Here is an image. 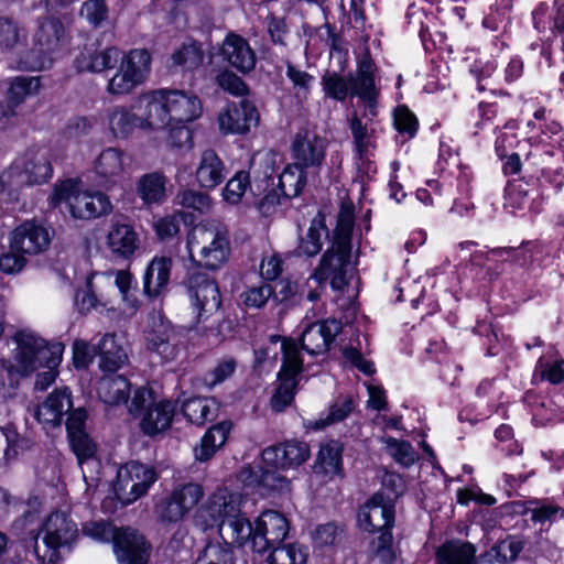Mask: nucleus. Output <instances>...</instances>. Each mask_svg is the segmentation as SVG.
<instances>
[{"label":"nucleus","instance_id":"ddd939ff","mask_svg":"<svg viewBox=\"0 0 564 564\" xmlns=\"http://www.w3.org/2000/svg\"><path fill=\"white\" fill-rule=\"evenodd\" d=\"M375 63L370 57H364L358 63L356 75L349 74L351 95L358 96L365 104L362 117L371 121L377 116V98L379 90L375 85Z\"/></svg>","mask_w":564,"mask_h":564},{"label":"nucleus","instance_id":"39448f33","mask_svg":"<svg viewBox=\"0 0 564 564\" xmlns=\"http://www.w3.org/2000/svg\"><path fill=\"white\" fill-rule=\"evenodd\" d=\"M53 176L52 151L46 147L30 148L18 156L7 172L0 176V183L14 188L43 185Z\"/></svg>","mask_w":564,"mask_h":564},{"label":"nucleus","instance_id":"e2e57ef3","mask_svg":"<svg viewBox=\"0 0 564 564\" xmlns=\"http://www.w3.org/2000/svg\"><path fill=\"white\" fill-rule=\"evenodd\" d=\"M79 14L91 26L99 28L108 19V6L105 0H87L82 4Z\"/></svg>","mask_w":564,"mask_h":564},{"label":"nucleus","instance_id":"393cba45","mask_svg":"<svg viewBox=\"0 0 564 564\" xmlns=\"http://www.w3.org/2000/svg\"><path fill=\"white\" fill-rule=\"evenodd\" d=\"M107 247L115 259L129 260L140 248V237L130 224L115 223L107 234Z\"/></svg>","mask_w":564,"mask_h":564},{"label":"nucleus","instance_id":"4d7b16f0","mask_svg":"<svg viewBox=\"0 0 564 564\" xmlns=\"http://www.w3.org/2000/svg\"><path fill=\"white\" fill-rule=\"evenodd\" d=\"M203 62V52L198 45L184 44L181 48L176 50L172 55V63L175 67H181L184 70H192L197 68Z\"/></svg>","mask_w":564,"mask_h":564},{"label":"nucleus","instance_id":"423d86ee","mask_svg":"<svg viewBox=\"0 0 564 564\" xmlns=\"http://www.w3.org/2000/svg\"><path fill=\"white\" fill-rule=\"evenodd\" d=\"M43 547L39 544V535L33 538V551L41 564H56L61 561L59 549L69 546L78 536V529L70 517L61 511L52 512L42 524Z\"/></svg>","mask_w":564,"mask_h":564},{"label":"nucleus","instance_id":"72a5a7b5","mask_svg":"<svg viewBox=\"0 0 564 564\" xmlns=\"http://www.w3.org/2000/svg\"><path fill=\"white\" fill-rule=\"evenodd\" d=\"M476 546L462 540H449L436 551V564H479L476 556Z\"/></svg>","mask_w":564,"mask_h":564},{"label":"nucleus","instance_id":"c756f323","mask_svg":"<svg viewBox=\"0 0 564 564\" xmlns=\"http://www.w3.org/2000/svg\"><path fill=\"white\" fill-rule=\"evenodd\" d=\"M139 102L145 108V117L142 118L143 128L162 129L170 126L172 120L165 100V89L142 95Z\"/></svg>","mask_w":564,"mask_h":564},{"label":"nucleus","instance_id":"f03ea898","mask_svg":"<svg viewBox=\"0 0 564 564\" xmlns=\"http://www.w3.org/2000/svg\"><path fill=\"white\" fill-rule=\"evenodd\" d=\"M354 225V210L348 207L341 208L333 230L332 246L324 252L311 275L318 285L329 281L333 290L341 291L348 284Z\"/></svg>","mask_w":564,"mask_h":564},{"label":"nucleus","instance_id":"2f4dec72","mask_svg":"<svg viewBox=\"0 0 564 564\" xmlns=\"http://www.w3.org/2000/svg\"><path fill=\"white\" fill-rule=\"evenodd\" d=\"M174 414L175 405L172 401H158L140 420V429L144 435L154 437L171 427Z\"/></svg>","mask_w":564,"mask_h":564},{"label":"nucleus","instance_id":"4c0bfd02","mask_svg":"<svg viewBox=\"0 0 564 564\" xmlns=\"http://www.w3.org/2000/svg\"><path fill=\"white\" fill-rule=\"evenodd\" d=\"M328 236L325 218L319 213L311 221L304 236H300L295 253L299 257L312 258L317 256L323 247V238Z\"/></svg>","mask_w":564,"mask_h":564},{"label":"nucleus","instance_id":"6e6d98bb","mask_svg":"<svg viewBox=\"0 0 564 564\" xmlns=\"http://www.w3.org/2000/svg\"><path fill=\"white\" fill-rule=\"evenodd\" d=\"M186 513L195 508L204 497V489L199 484L187 482L177 486L171 492Z\"/></svg>","mask_w":564,"mask_h":564},{"label":"nucleus","instance_id":"de8ad7c7","mask_svg":"<svg viewBox=\"0 0 564 564\" xmlns=\"http://www.w3.org/2000/svg\"><path fill=\"white\" fill-rule=\"evenodd\" d=\"M306 184V175L304 169L297 167L296 164L288 165L279 177L278 188L289 199L301 194Z\"/></svg>","mask_w":564,"mask_h":564},{"label":"nucleus","instance_id":"5701e85b","mask_svg":"<svg viewBox=\"0 0 564 564\" xmlns=\"http://www.w3.org/2000/svg\"><path fill=\"white\" fill-rule=\"evenodd\" d=\"M68 42L69 34L59 19L53 17L39 19L37 29L34 33V44L41 52L56 53L66 47Z\"/></svg>","mask_w":564,"mask_h":564},{"label":"nucleus","instance_id":"dca6fc26","mask_svg":"<svg viewBox=\"0 0 564 564\" xmlns=\"http://www.w3.org/2000/svg\"><path fill=\"white\" fill-rule=\"evenodd\" d=\"M349 129L352 135L354 158L359 167L369 170L370 156L376 149L373 119L370 121L369 117H362V112L359 115L354 111L349 118Z\"/></svg>","mask_w":564,"mask_h":564},{"label":"nucleus","instance_id":"f257e3e1","mask_svg":"<svg viewBox=\"0 0 564 564\" xmlns=\"http://www.w3.org/2000/svg\"><path fill=\"white\" fill-rule=\"evenodd\" d=\"M120 65L117 73L109 79L107 91L110 95H127L141 85L150 73L151 54L145 48H133L127 54L115 46L104 51L85 47L75 58L78 72L100 73Z\"/></svg>","mask_w":564,"mask_h":564},{"label":"nucleus","instance_id":"774afa93","mask_svg":"<svg viewBox=\"0 0 564 564\" xmlns=\"http://www.w3.org/2000/svg\"><path fill=\"white\" fill-rule=\"evenodd\" d=\"M274 293V289L269 283L262 282L246 290L241 294V299L246 307L261 308Z\"/></svg>","mask_w":564,"mask_h":564},{"label":"nucleus","instance_id":"5fc2aeb1","mask_svg":"<svg viewBox=\"0 0 564 564\" xmlns=\"http://www.w3.org/2000/svg\"><path fill=\"white\" fill-rule=\"evenodd\" d=\"M348 80L337 72H326L321 79V85L325 95L337 101H344L347 98L349 86Z\"/></svg>","mask_w":564,"mask_h":564},{"label":"nucleus","instance_id":"e433bc0d","mask_svg":"<svg viewBox=\"0 0 564 564\" xmlns=\"http://www.w3.org/2000/svg\"><path fill=\"white\" fill-rule=\"evenodd\" d=\"M97 392L99 399L106 404H128L130 382L121 375H105L98 382Z\"/></svg>","mask_w":564,"mask_h":564},{"label":"nucleus","instance_id":"603ef678","mask_svg":"<svg viewBox=\"0 0 564 564\" xmlns=\"http://www.w3.org/2000/svg\"><path fill=\"white\" fill-rule=\"evenodd\" d=\"M25 39V31L17 20L0 17V50H12Z\"/></svg>","mask_w":564,"mask_h":564},{"label":"nucleus","instance_id":"4be33fe9","mask_svg":"<svg viewBox=\"0 0 564 564\" xmlns=\"http://www.w3.org/2000/svg\"><path fill=\"white\" fill-rule=\"evenodd\" d=\"M173 260L170 257H154L143 274V293L154 300L169 292Z\"/></svg>","mask_w":564,"mask_h":564},{"label":"nucleus","instance_id":"7c9ffc66","mask_svg":"<svg viewBox=\"0 0 564 564\" xmlns=\"http://www.w3.org/2000/svg\"><path fill=\"white\" fill-rule=\"evenodd\" d=\"M226 178V166L212 149L205 150L196 169V181L202 188L213 189Z\"/></svg>","mask_w":564,"mask_h":564},{"label":"nucleus","instance_id":"6ab92c4d","mask_svg":"<svg viewBox=\"0 0 564 564\" xmlns=\"http://www.w3.org/2000/svg\"><path fill=\"white\" fill-rule=\"evenodd\" d=\"M147 348L156 352L164 361L174 360L178 355V338L174 326L166 318H154L145 335Z\"/></svg>","mask_w":564,"mask_h":564},{"label":"nucleus","instance_id":"2eb2a0df","mask_svg":"<svg viewBox=\"0 0 564 564\" xmlns=\"http://www.w3.org/2000/svg\"><path fill=\"white\" fill-rule=\"evenodd\" d=\"M259 112L252 101L243 99L229 104L218 115V124L225 134H246L259 123Z\"/></svg>","mask_w":564,"mask_h":564},{"label":"nucleus","instance_id":"4468645a","mask_svg":"<svg viewBox=\"0 0 564 564\" xmlns=\"http://www.w3.org/2000/svg\"><path fill=\"white\" fill-rule=\"evenodd\" d=\"M340 332L341 323L334 318L311 323L302 332L301 349L310 356H324Z\"/></svg>","mask_w":564,"mask_h":564},{"label":"nucleus","instance_id":"13d9d810","mask_svg":"<svg viewBox=\"0 0 564 564\" xmlns=\"http://www.w3.org/2000/svg\"><path fill=\"white\" fill-rule=\"evenodd\" d=\"M285 74L293 85L295 96L299 99H306L311 93L315 77L291 63H288Z\"/></svg>","mask_w":564,"mask_h":564},{"label":"nucleus","instance_id":"3c124183","mask_svg":"<svg viewBox=\"0 0 564 564\" xmlns=\"http://www.w3.org/2000/svg\"><path fill=\"white\" fill-rule=\"evenodd\" d=\"M37 77L18 76L10 83L7 93V100L10 108L22 104L26 96L35 93L39 88Z\"/></svg>","mask_w":564,"mask_h":564},{"label":"nucleus","instance_id":"ea45409f","mask_svg":"<svg viewBox=\"0 0 564 564\" xmlns=\"http://www.w3.org/2000/svg\"><path fill=\"white\" fill-rule=\"evenodd\" d=\"M253 533L254 528L241 512L219 527L220 536L230 545L243 546L248 542L252 544Z\"/></svg>","mask_w":564,"mask_h":564},{"label":"nucleus","instance_id":"c85d7f7f","mask_svg":"<svg viewBox=\"0 0 564 564\" xmlns=\"http://www.w3.org/2000/svg\"><path fill=\"white\" fill-rule=\"evenodd\" d=\"M221 55L241 73H249L256 66V55L247 40L237 34L228 35L221 46Z\"/></svg>","mask_w":564,"mask_h":564},{"label":"nucleus","instance_id":"20e7f679","mask_svg":"<svg viewBox=\"0 0 564 564\" xmlns=\"http://www.w3.org/2000/svg\"><path fill=\"white\" fill-rule=\"evenodd\" d=\"M83 531L97 541H112L120 564H147L150 545L137 530L117 529L106 522H91L86 524Z\"/></svg>","mask_w":564,"mask_h":564},{"label":"nucleus","instance_id":"58836bf2","mask_svg":"<svg viewBox=\"0 0 564 564\" xmlns=\"http://www.w3.org/2000/svg\"><path fill=\"white\" fill-rule=\"evenodd\" d=\"M525 546V540L519 535H509L499 541L479 556L486 563H508L518 558Z\"/></svg>","mask_w":564,"mask_h":564},{"label":"nucleus","instance_id":"37998d69","mask_svg":"<svg viewBox=\"0 0 564 564\" xmlns=\"http://www.w3.org/2000/svg\"><path fill=\"white\" fill-rule=\"evenodd\" d=\"M215 402L206 398H191L182 405L183 415L193 424L203 425L216 415Z\"/></svg>","mask_w":564,"mask_h":564},{"label":"nucleus","instance_id":"aec40b11","mask_svg":"<svg viewBox=\"0 0 564 564\" xmlns=\"http://www.w3.org/2000/svg\"><path fill=\"white\" fill-rule=\"evenodd\" d=\"M308 456V445L300 441H286L262 452L263 462L278 469L295 468L305 463Z\"/></svg>","mask_w":564,"mask_h":564},{"label":"nucleus","instance_id":"c9c22d12","mask_svg":"<svg viewBox=\"0 0 564 564\" xmlns=\"http://www.w3.org/2000/svg\"><path fill=\"white\" fill-rule=\"evenodd\" d=\"M343 452L344 445L338 441H329L322 444L314 465L316 474H322L329 478L341 475L343 473Z\"/></svg>","mask_w":564,"mask_h":564},{"label":"nucleus","instance_id":"7ed1b4c3","mask_svg":"<svg viewBox=\"0 0 564 564\" xmlns=\"http://www.w3.org/2000/svg\"><path fill=\"white\" fill-rule=\"evenodd\" d=\"M189 257L197 267L209 271L219 270L229 259L228 234L216 226H195L187 237Z\"/></svg>","mask_w":564,"mask_h":564},{"label":"nucleus","instance_id":"a19ab883","mask_svg":"<svg viewBox=\"0 0 564 564\" xmlns=\"http://www.w3.org/2000/svg\"><path fill=\"white\" fill-rule=\"evenodd\" d=\"M166 183L167 178L162 173H148L138 182V195L145 205L161 204L166 198Z\"/></svg>","mask_w":564,"mask_h":564},{"label":"nucleus","instance_id":"052dcab7","mask_svg":"<svg viewBox=\"0 0 564 564\" xmlns=\"http://www.w3.org/2000/svg\"><path fill=\"white\" fill-rule=\"evenodd\" d=\"M237 361L232 357H226L216 364V366L205 373L204 382L208 388H214L229 379L236 371Z\"/></svg>","mask_w":564,"mask_h":564},{"label":"nucleus","instance_id":"bf43d9fd","mask_svg":"<svg viewBox=\"0 0 564 564\" xmlns=\"http://www.w3.org/2000/svg\"><path fill=\"white\" fill-rule=\"evenodd\" d=\"M176 205L193 209L200 214L210 208V198L207 194L195 189L180 191L174 199Z\"/></svg>","mask_w":564,"mask_h":564},{"label":"nucleus","instance_id":"680f3d73","mask_svg":"<svg viewBox=\"0 0 564 564\" xmlns=\"http://www.w3.org/2000/svg\"><path fill=\"white\" fill-rule=\"evenodd\" d=\"M155 513L160 522L167 524L176 523L187 514L172 494L155 506Z\"/></svg>","mask_w":564,"mask_h":564},{"label":"nucleus","instance_id":"338daca9","mask_svg":"<svg viewBox=\"0 0 564 564\" xmlns=\"http://www.w3.org/2000/svg\"><path fill=\"white\" fill-rule=\"evenodd\" d=\"M155 404L153 391L149 388L140 387L134 390L131 402L128 405V411L132 416L140 417L141 420L144 413Z\"/></svg>","mask_w":564,"mask_h":564},{"label":"nucleus","instance_id":"6e6552de","mask_svg":"<svg viewBox=\"0 0 564 564\" xmlns=\"http://www.w3.org/2000/svg\"><path fill=\"white\" fill-rule=\"evenodd\" d=\"M281 351L282 366L278 373L279 386L271 399V406L275 412H282L294 400L297 377L303 370V359L296 339L283 338Z\"/></svg>","mask_w":564,"mask_h":564},{"label":"nucleus","instance_id":"a878e982","mask_svg":"<svg viewBox=\"0 0 564 564\" xmlns=\"http://www.w3.org/2000/svg\"><path fill=\"white\" fill-rule=\"evenodd\" d=\"M73 408L72 392L69 388L64 387L55 389L48 394L46 400L37 406L35 412L36 420L46 426H58L65 414H68Z\"/></svg>","mask_w":564,"mask_h":564},{"label":"nucleus","instance_id":"9d476101","mask_svg":"<svg viewBox=\"0 0 564 564\" xmlns=\"http://www.w3.org/2000/svg\"><path fill=\"white\" fill-rule=\"evenodd\" d=\"M185 286L195 307L197 322H204L218 312L221 295L214 279L203 272H191Z\"/></svg>","mask_w":564,"mask_h":564},{"label":"nucleus","instance_id":"79ce46f5","mask_svg":"<svg viewBox=\"0 0 564 564\" xmlns=\"http://www.w3.org/2000/svg\"><path fill=\"white\" fill-rule=\"evenodd\" d=\"M108 123L111 133L117 139H126L135 128H143L142 118L121 106H117L109 111Z\"/></svg>","mask_w":564,"mask_h":564},{"label":"nucleus","instance_id":"1a4fd4ad","mask_svg":"<svg viewBox=\"0 0 564 564\" xmlns=\"http://www.w3.org/2000/svg\"><path fill=\"white\" fill-rule=\"evenodd\" d=\"M158 477L154 467L137 460L128 462L117 471L115 494L122 505H130L144 496Z\"/></svg>","mask_w":564,"mask_h":564},{"label":"nucleus","instance_id":"f8f14e48","mask_svg":"<svg viewBox=\"0 0 564 564\" xmlns=\"http://www.w3.org/2000/svg\"><path fill=\"white\" fill-rule=\"evenodd\" d=\"M286 518L278 511H264L257 520L252 538V551L262 554L275 544H281L289 533Z\"/></svg>","mask_w":564,"mask_h":564},{"label":"nucleus","instance_id":"b1692460","mask_svg":"<svg viewBox=\"0 0 564 564\" xmlns=\"http://www.w3.org/2000/svg\"><path fill=\"white\" fill-rule=\"evenodd\" d=\"M171 120L177 123H187L198 119L203 112L200 99L191 91L165 89Z\"/></svg>","mask_w":564,"mask_h":564},{"label":"nucleus","instance_id":"cd10ccee","mask_svg":"<svg viewBox=\"0 0 564 564\" xmlns=\"http://www.w3.org/2000/svg\"><path fill=\"white\" fill-rule=\"evenodd\" d=\"M129 158L124 151L118 148L105 149L95 160V172L100 183L115 184L129 166Z\"/></svg>","mask_w":564,"mask_h":564},{"label":"nucleus","instance_id":"412c9836","mask_svg":"<svg viewBox=\"0 0 564 564\" xmlns=\"http://www.w3.org/2000/svg\"><path fill=\"white\" fill-rule=\"evenodd\" d=\"M51 242L48 230L35 221H24L14 229L11 239V250L37 254L44 251Z\"/></svg>","mask_w":564,"mask_h":564},{"label":"nucleus","instance_id":"69168bd1","mask_svg":"<svg viewBox=\"0 0 564 564\" xmlns=\"http://www.w3.org/2000/svg\"><path fill=\"white\" fill-rule=\"evenodd\" d=\"M68 442L79 464L96 456L97 444L90 438L87 432L68 437Z\"/></svg>","mask_w":564,"mask_h":564},{"label":"nucleus","instance_id":"0eeeda50","mask_svg":"<svg viewBox=\"0 0 564 564\" xmlns=\"http://www.w3.org/2000/svg\"><path fill=\"white\" fill-rule=\"evenodd\" d=\"M15 341L14 360L22 376H30L43 366L52 369L61 361V344L50 347L45 339L30 330L18 332Z\"/></svg>","mask_w":564,"mask_h":564},{"label":"nucleus","instance_id":"8fccbe9b","mask_svg":"<svg viewBox=\"0 0 564 564\" xmlns=\"http://www.w3.org/2000/svg\"><path fill=\"white\" fill-rule=\"evenodd\" d=\"M267 557L268 564H305L307 553L296 544H275Z\"/></svg>","mask_w":564,"mask_h":564},{"label":"nucleus","instance_id":"a18cd8bd","mask_svg":"<svg viewBox=\"0 0 564 564\" xmlns=\"http://www.w3.org/2000/svg\"><path fill=\"white\" fill-rule=\"evenodd\" d=\"M194 540L188 535L186 528L178 527L170 539L165 552L175 564L187 562L191 558Z\"/></svg>","mask_w":564,"mask_h":564},{"label":"nucleus","instance_id":"473e14b6","mask_svg":"<svg viewBox=\"0 0 564 564\" xmlns=\"http://www.w3.org/2000/svg\"><path fill=\"white\" fill-rule=\"evenodd\" d=\"M99 368L105 373H115L128 362V356L117 341L115 334H105L97 344Z\"/></svg>","mask_w":564,"mask_h":564},{"label":"nucleus","instance_id":"09e8293b","mask_svg":"<svg viewBox=\"0 0 564 564\" xmlns=\"http://www.w3.org/2000/svg\"><path fill=\"white\" fill-rule=\"evenodd\" d=\"M395 558L392 532H382L371 540L369 544L370 564H393Z\"/></svg>","mask_w":564,"mask_h":564},{"label":"nucleus","instance_id":"f3484780","mask_svg":"<svg viewBox=\"0 0 564 564\" xmlns=\"http://www.w3.org/2000/svg\"><path fill=\"white\" fill-rule=\"evenodd\" d=\"M65 204L76 219H93L112 210L109 197L101 192H72L65 197Z\"/></svg>","mask_w":564,"mask_h":564},{"label":"nucleus","instance_id":"0e129e2a","mask_svg":"<svg viewBox=\"0 0 564 564\" xmlns=\"http://www.w3.org/2000/svg\"><path fill=\"white\" fill-rule=\"evenodd\" d=\"M250 186V176L246 171H238L226 184L224 198L228 203L237 204Z\"/></svg>","mask_w":564,"mask_h":564},{"label":"nucleus","instance_id":"bb28decb","mask_svg":"<svg viewBox=\"0 0 564 564\" xmlns=\"http://www.w3.org/2000/svg\"><path fill=\"white\" fill-rule=\"evenodd\" d=\"M205 511L210 520L220 527L240 513V497L226 488L218 489L208 497Z\"/></svg>","mask_w":564,"mask_h":564},{"label":"nucleus","instance_id":"a211bd4d","mask_svg":"<svg viewBox=\"0 0 564 564\" xmlns=\"http://www.w3.org/2000/svg\"><path fill=\"white\" fill-rule=\"evenodd\" d=\"M292 158L297 167L319 169L326 155V140L315 133L299 132L292 142Z\"/></svg>","mask_w":564,"mask_h":564},{"label":"nucleus","instance_id":"864d4df0","mask_svg":"<svg viewBox=\"0 0 564 564\" xmlns=\"http://www.w3.org/2000/svg\"><path fill=\"white\" fill-rule=\"evenodd\" d=\"M388 454L400 465L404 467L412 466L417 459V455L411 443L400 441L394 437L383 440Z\"/></svg>","mask_w":564,"mask_h":564},{"label":"nucleus","instance_id":"49530a36","mask_svg":"<svg viewBox=\"0 0 564 564\" xmlns=\"http://www.w3.org/2000/svg\"><path fill=\"white\" fill-rule=\"evenodd\" d=\"M355 409L351 397H339L328 408L327 413H322L313 423L314 430H323L328 425L344 421Z\"/></svg>","mask_w":564,"mask_h":564},{"label":"nucleus","instance_id":"c03bdc74","mask_svg":"<svg viewBox=\"0 0 564 564\" xmlns=\"http://www.w3.org/2000/svg\"><path fill=\"white\" fill-rule=\"evenodd\" d=\"M236 555L228 542H208L193 564H236Z\"/></svg>","mask_w":564,"mask_h":564},{"label":"nucleus","instance_id":"9b49d317","mask_svg":"<svg viewBox=\"0 0 564 564\" xmlns=\"http://www.w3.org/2000/svg\"><path fill=\"white\" fill-rule=\"evenodd\" d=\"M358 521L368 532H391L395 521V505L393 498L383 491L373 494L359 509Z\"/></svg>","mask_w":564,"mask_h":564},{"label":"nucleus","instance_id":"f704fd0d","mask_svg":"<svg viewBox=\"0 0 564 564\" xmlns=\"http://www.w3.org/2000/svg\"><path fill=\"white\" fill-rule=\"evenodd\" d=\"M231 426L228 421L210 426L200 438V443L194 447L195 458L199 462L209 460L227 442Z\"/></svg>","mask_w":564,"mask_h":564}]
</instances>
